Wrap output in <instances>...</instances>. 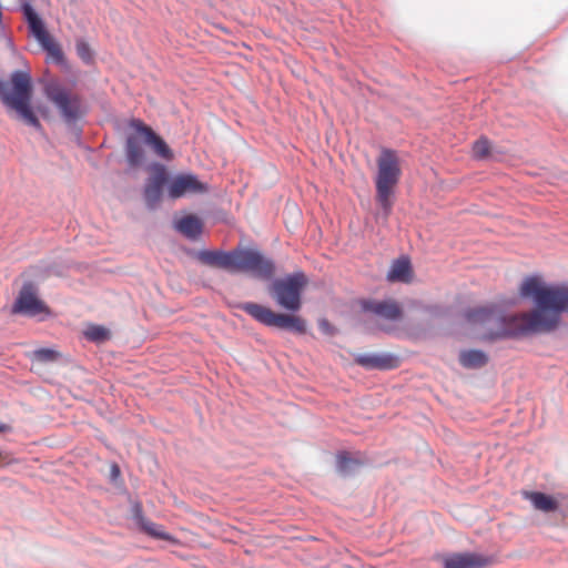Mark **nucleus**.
Segmentation results:
<instances>
[{
  "label": "nucleus",
  "instance_id": "nucleus-14",
  "mask_svg": "<svg viewBox=\"0 0 568 568\" xmlns=\"http://www.w3.org/2000/svg\"><path fill=\"white\" fill-rule=\"evenodd\" d=\"M488 560L476 554H457L445 559V568H485Z\"/></svg>",
  "mask_w": 568,
  "mask_h": 568
},
{
  "label": "nucleus",
  "instance_id": "nucleus-22",
  "mask_svg": "<svg viewBox=\"0 0 568 568\" xmlns=\"http://www.w3.org/2000/svg\"><path fill=\"white\" fill-rule=\"evenodd\" d=\"M83 335L88 341L100 344L108 341L111 333L102 325L89 324L83 331Z\"/></svg>",
  "mask_w": 568,
  "mask_h": 568
},
{
  "label": "nucleus",
  "instance_id": "nucleus-2",
  "mask_svg": "<svg viewBox=\"0 0 568 568\" xmlns=\"http://www.w3.org/2000/svg\"><path fill=\"white\" fill-rule=\"evenodd\" d=\"M197 258L205 265L221 267L231 272H250L255 277L270 280L275 272L272 260L264 257L255 250L200 251Z\"/></svg>",
  "mask_w": 568,
  "mask_h": 568
},
{
  "label": "nucleus",
  "instance_id": "nucleus-6",
  "mask_svg": "<svg viewBox=\"0 0 568 568\" xmlns=\"http://www.w3.org/2000/svg\"><path fill=\"white\" fill-rule=\"evenodd\" d=\"M307 283L302 272L274 280L270 286V294L278 306L297 312L302 306V292Z\"/></svg>",
  "mask_w": 568,
  "mask_h": 568
},
{
  "label": "nucleus",
  "instance_id": "nucleus-11",
  "mask_svg": "<svg viewBox=\"0 0 568 568\" xmlns=\"http://www.w3.org/2000/svg\"><path fill=\"white\" fill-rule=\"evenodd\" d=\"M207 191V186L202 183L194 174H178L169 181L168 195L172 200L183 197L189 194H201Z\"/></svg>",
  "mask_w": 568,
  "mask_h": 568
},
{
  "label": "nucleus",
  "instance_id": "nucleus-26",
  "mask_svg": "<svg viewBox=\"0 0 568 568\" xmlns=\"http://www.w3.org/2000/svg\"><path fill=\"white\" fill-rule=\"evenodd\" d=\"M37 359L42 362H51L55 358V352L49 348H40L34 352Z\"/></svg>",
  "mask_w": 568,
  "mask_h": 568
},
{
  "label": "nucleus",
  "instance_id": "nucleus-28",
  "mask_svg": "<svg viewBox=\"0 0 568 568\" xmlns=\"http://www.w3.org/2000/svg\"><path fill=\"white\" fill-rule=\"evenodd\" d=\"M120 475L119 466L113 464L111 466V478L114 480Z\"/></svg>",
  "mask_w": 568,
  "mask_h": 568
},
{
  "label": "nucleus",
  "instance_id": "nucleus-3",
  "mask_svg": "<svg viewBox=\"0 0 568 568\" xmlns=\"http://www.w3.org/2000/svg\"><path fill=\"white\" fill-rule=\"evenodd\" d=\"M32 81L28 72L13 71L10 80H0V100L16 112L17 118L26 124L41 130L42 125L31 108Z\"/></svg>",
  "mask_w": 568,
  "mask_h": 568
},
{
  "label": "nucleus",
  "instance_id": "nucleus-27",
  "mask_svg": "<svg viewBox=\"0 0 568 568\" xmlns=\"http://www.w3.org/2000/svg\"><path fill=\"white\" fill-rule=\"evenodd\" d=\"M318 327L324 333V334H327V335H332L333 334V327L332 325L328 323L327 320H321L320 323H318Z\"/></svg>",
  "mask_w": 568,
  "mask_h": 568
},
{
  "label": "nucleus",
  "instance_id": "nucleus-5",
  "mask_svg": "<svg viewBox=\"0 0 568 568\" xmlns=\"http://www.w3.org/2000/svg\"><path fill=\"white\" fill-rule=\"evenodd\" d=\"M43 93L68 125L78 123L88 113L82 97L58 79L48 80L43 84Z\"/></svg>",
  "mask_w": 568,
  "mask_h": 568
},
{
  "label": "nucleus",
  "instance_id": "nucleus-29",
  "mask_svg": "<svg viewBox=\"0 0 568 568\" xmlns=\"http://www.w3.org/2000/svg\"><path fill=\"white\" fill-rule=\"evenodd\" d=\"M6 429L4 425H0V432H3Z\"/></svg>",
  "mask_w": 568,
  "mask_h": 568
},
{
  "label": "nucleus",
  "instance_id": "nucleus-16",
  "mask_svg": "<svg viewBox=\"0 0 568 568\" xmlns=\"http://www.w3.org/2000/svg\"><path fill=\"white\" fill-rule=\"evenodd\" d=\"M175 229L189 239H196L202 232V223L194 215H186L175 223Z\"/></svg>",
  "mask_w": 568,
  "mask_h": 568
},
{
  "label": "nucleus",
  "instance_id": "nucleus-18",
  "mask_svg": "<svg viewBox=\"0 0 568 568\" xmlns=\"http://www.w3.org/2000/svg\"><path fill=\"white\" fill-rule=\"evenodd\" d=\"M526 497L530 500L537 510L544 513L556 511L559 507V504L556 499L544 493H527Z\"/></svg>",
  "mask_w": 568,
  "mask_h": 568
},
{
  "label": "nucleus",
  "instance_id": "nucleus-17",
  "mask_svg": "<svg viewBox=\"0 0 568 568\" xmlns=\"http://www.w3.org/2000/svg\"><path fill=\"white\" fill-rule=\"evenodd\" d=\"M410 263L407 258L396 260L387 274V278L392 282L407 283L410 280Z\"/></svg>",
  "mask_w": 568,
  "mask_h": 568
},
{
  "label": "nucleus",
  "instance_id": "nucleus-23",
  "mask_svg": "<svg viewBox=\"0 0 568 568\" xmlns=\"http://www.w3.org/2000/svg\"><path fill=\"white\" fill-rule=\"evenodd\" d=\"M140 525H141L142 529L152 537H155L159 539H164V540L171 539V536L169 534H166L160 525H156L150 520H145L142 517L140 518Z\"/></svg>",
  "mask_w": 568,
  "mask_h": 568
},
{
  "label": "nucleus",
  "instance_id": "nucleus-24",
  "mask_svg": "<svg viewBox=\"0 0 568 568\" xmlns=\"http://www.w3.org/2000/svg\"><path fill=\"white\" fill-rule=\"evenodd\" d=\"M490 150V143L487 139H479L473 145L474 156L477 159H484L488 155Z\"/></svg>",
  "mask_w": 568,
  "mask_h": 568
},
{
  "label": "nucleus",
  "instance_id": "nucleus-25",
  "mask_svg": "<svg viewBox=\"0 0 568 568\" xmlns=\"http://www.w3.org/2000/svg\"><path fill=\"white\" fill-rule=\"evenodd\" d=\"M77 53L82 59L83 62L90 63L92 60V52L90 45L83 41L78 40L77 42Z\"/></svg>",
  "mask_w": 568,
  "mask_h": 568
},
{
  "label": "nucleus",
  "instance_id": "nucleus-13",
  "mask_svg": "<svg viewBox=\"0 0 568 568\" xmlns=\"http://www.w3.org/2000/svg\"><path fill=\"white\" fill-rule=\"evenodd\" d=\"M131 128L135 130L136 134H139L140 139L146 145L152 148L158 156L165 160H171L173 158V153L165 141L142 121L132 120Z\"/></svg>",
  "mask_w": 568,
  "mask_h": 568
},
{
  "label": "nucleus",
  "instance_id": "nucleus-12",
  "mask_svg": "<svg viewBox=\"0 0 568 568\" xmlns=\"http://www.w3.org/2000/svg\"><path fill=\"white\" fill-rule=\"evenodd\" d=\"M47 307L37 296V290L32 283L22 286L18 298L13 305V312L29 316L38 315L45 312Z\"/></svg>",
  "mask_w": 568,
  "mask_h": 568
},
{
  "label": "nucleus",
  "instance_id": "nucleus-21",
  "mask_svg": "<svg viewBox=\"0 0 568 568\" xmlns=\"http://www.w3.org/2000/svg\"><path fill=\"white\" fill-rule=\"evenodd\" d=\"M358 466H359L358 460L351 457L345 452L339 453L336 456V469L343 476L353 474L357 469Z\"/></svg>",
  "mask_w": 568,
  "mask_h": 568
},
{
  "label": "nucleus",
  "instance_id": "nucleus-10",
  "mask_svg": "<svg viewBox=\"0 0 568 568\" xmlns=\"http://www.w3.org/2000/svg\"><path fill=\"white\" fill-rule=\"evenodd\" d=\"M150 176L144 185V201L149 209L154 210L161 202L163 187L169 184L168 171L161 163H153L149 166Z\"/></svg>",
  "mask_w": 568,
  "mask_h": 568
},
{
  "label": "nucleus",
  "instance_id": "nucleus-20",
  "mask_svg": "<svg viewBox=\"0 0 568 568\" xmlns=\"http://www.w3.org/2000/svg\"><path fill=\"white\" fill-rule=\"evenodd\" d=\"M390 362L389 357L375 354H363L356 357V363L365 368L385 369L390 367Z\"/></svg>",
  "mask_w": 568,
  "mask_h": 568
},
{
  "label": "nucleus",
  "instance_id": "nucleus-7",
  "mask_svg": "<svg viewBox=\"0 0 568 568\" xmlns=\"http://www.w3.org/2000/svg\"><path fill=\"white\" fill-rule=\"evenodd\" d=\"M240 308L265 326L287 329L298 334L306 332V322L300 316L275 313L266 306L252 302L242 303Z\"/></svg>",
  "mask_w": 568,
  "mask_h": 568
},
{
  "label": "nucleus",
  "instance_id": "nucleus-19",
  "mask_svg": "<svg viewBox=\"0 0 568 568\" xmlns=\"http://www.w3.org/2000/svg\"><path fill=\"white\" fill-rule=\"evenodd\" d=\"M459 362L466 368H479L487 363V356L481 351L470 349L460 353Z\"/></svg>",
  "mask_w": 568,
  "mask_h": 568
},
{
  "label": "nucleus",
  "instance_id": "nucleus-1",
  "mask_svg": "<svg viewBox=\"0 0 568 568\" xmlns=\"http://www.w3.org/2000/svg\"><path fill=\"white\" fill-rule=\"evenodd\" d=\"M520 294L531 297L536 310L505 315L496 307H478L467 312V320L484 325L490 338H498L550 332L560 314L568 311V285L546 286L537 277H529L523 282Z\"/></svg>",
  "mask_w": 568,
  "mask_h": 568
},
{
  "label": "nucleus",
  "instance_id": "nucleus-8",
  "mask_svg": "<svg viewBox=\"0 0 568 568\" xmlns=\"http://www.w3.org/2000/svg\"><path fill=\"white\" fill-rule=\"evenodd\" d=\"M23 16L28 22L29 29L32 36L40 43L42 49L51 57V59L58 63L63 61V52L61 47L44 29L43 22L34 11L33 7L29 1L21 3Z\"/></svg>",
  "mask_w": 568,
  "mask_h": 568
},
{
  "label": "nucleus",
  "instance_id": "nucleus-9",
  "mask_svg": "<svg viewBox=\"0 0 568 568\" xmlns=\"http://www.w3.org/2000/svg\"><path fill=\"white\" fill-rule=\"evenodd\" d=\"M363 310V321L365 323L374 322L377 320H386V321H397L402 316V308L395 301H363L362 302ZM368 331L382 329L387 331L386 327L376 324V326L367 324L366 327Z\"/></svg>",
  "mask_w": 568,
  "mask_h": 568
},
{
  "label": "nucleus",
  "instance_id": "nucleus-15",
  "mask_svg": "<svg viewBox=\"0 0 568 568\" xmlns=\"http://www.w3.org/2000/svg\"><path fill=\"white\" fill-rule=\"evenodd\" d=\"M139 138V135H129L126 139L125 154L131 166H139L144 162V150Z\"/></svg>",
  "mask_w": 568,
  "mask_h": 568
},
{
  "label": "nucleus",
  "instance_id": "nucleus-4",
  "mask_svg": "<svg viewBox=\"0 0 568 568\" xmlns=\"http://www.w3.org/2000/svg\"><path fill=\"white\" fill-rule=\"evenodd\" d=\"M399 159L395 151L383 149L377 159L375 178L376 201L379 205L377 219L387 220L393 207L394 189L400 178Z\"/></svg>",
  "mask_w": 568,
  "mask_h": 568
}]
</instances>
